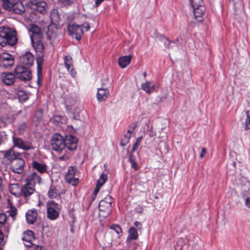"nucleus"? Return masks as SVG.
I'll return each instance as SVG.
<instances>
[{"label": "nucleus", "mask_w": 250, "mask_h": 250, "mask_svg": "<svg viewBox=\"0 0 250 250\" xmlns=\"http://www.w3.org/2000/svg\"><path fill=\"white\" fill-rule=\"evenodd\" d=\"M15 31L7 27H0V45L4 46L7 45L13 46L17 42Z\"/></svg>", "instance_id": "1"}, {"label": "nucleus", "mask_w": 250, "mask_h": 250, "mask_svg": "<svg viewBox=\"0 0 250 250\" xmlns=\"http://www.w3.org/2000/svg\"><path fill=\"white\" fill-rule=\"evenodd\" d=\"M2 3L4 8L12 11L15 13L21 14L24 12L25 8L22 2L19 0H0Z\"/></svg>", "instance_id": "2"}, {"label": "nucleus", "mask_w": 250, "mask_h": 250, "mask_svg": "<svg viewBox=\"0 0 250 250\" xmlns=\"http://www.w3.org/2000/svg\"><path fill=\"white\" fill-rule=\"evenodd\" d=\"M61 210V206L53 200H49L46 203V214L50 220H55L59 216Z\"/></svg>", "instance_id": "3"}, {"label": "nucleus", "mask_w": 250, "mask_h": 250, "mask_svg": "<svg viewBox=\"0 0 250 250\" xmlns=\"http://www.w3.org/2000/svg\"><path fill=\"white\" fill-rule=\"evenodd\" d=\"M113 199L109 195L106 196L104 200H102L99 204L100 214L103 217L109 215L111 211V204Z\"/></svg>", "instance_id": "4"}, {"label": "nucleus", "mask_w": 250, "mask_h": 250, "mask_svg": "<svg viewBox=\"0 0 250 250\" xmlns=\"http://www.w3.org/2000/svg\"><path fill=\"white\" fill-rule=\"evenodd\" d=\"M64 138L59 133L54 134L51 139V145L52 149L59 153H62L65 149Z\"/></svg>", "instance_id": "5"}, {"label": "nucleus", "mask_w": 250, "mask_h": 250, "mask_svg": "<svg viewBox=\"0 0 250 250\" xmlns=\"http://www.w3.org/2000/svg\"><path fill=\"white\" fill-rule=\"evenodd\" d=\"M29 68L21 65L17 66L14 70L17 78L24 82L30 80L32 77V74Z\"/></svg>", "instance_id": "6"}, {"label": "nucleus", "mask_w": 250, "mask_h": 250, "mask_svg": "<svg viewBox=\"0 0 250 250\" xmlns=\"http://www.w3.org/2000/svg\"><path fill=\"white\" fill-rule=\"evenodd\" d=\"M110 85V83L108 79L102 81L101 87L98 88L97 93V99L99 102L104 101L108 97L109 95L108 85Z\"/></svg>", "instance_id": "7"}, {"label": "nucleus", "mask_w": 250, "mask_h": 250, "mask_svg": "<svg viewBox=\"0 0 250 250\" xmlns=\"http://www.w3.org/2000/svg\"><path fill=\"white\" fill-rule=\"evenodd\" d=\"M67 30L69 34L77 40H80L83 34V30L81 26L75 23L69 24L67 27Z\"/></svg>", "instance_id": "8"}, {"label": "nucleus", "mask_w": 250, "mask_h": 250, "mask_svg": "<svg viewBox=\"0 0 250 250\" xmlns=\"http://www.w3.org/2000/svg\"><path fill=\"white\" fill-rule=\"evenodd\" d=\"M193 18L197 22H201L204 19L205 16L206 8L205 5H197L192 7Z\"/></svg>", "instance_id": "9"}, {"label": "nucleus", "mask_w": 250, "mask_h": 250, "mask_svg": "<svg viewBox=\"0 0 250 250\" xmlns=\"http://www.w3.org/2000/svg\"><path fill=\"white\" fill-rule=\"evenodd\" d=\"M76 171V168L75 167H68L67 172L65 175V181L73 186H76L79 183V179L75 177Z\"/></svg>", "instance_id": "10"}, {"label": "nucleus", "mask_w": 250, "mask_h": 250, "mask_svg": "<svg viewBox=\"0 0 250 250\" xmlns=\"http://www.w3.org/2000/svg\"><path fill=\"white\" fill-rule=\"evenodd\" d=\"M34 56L30 52H26L20 58V62L22 66L30 67L34 62Z\"/></svg>", "instance_id": "11"}, {"label": "nucleus", "mask_w": 250, "mask_h": 250, "mask_svg": "<svg viewBox=\"0 0 250 250\" xmlns=\"http://www.w3.org/2000/svg\"><path fill=\"white\" fill-rule=\"evenodd\" d=\"M64 141L65 144V152L66 151V149L69 150H74L76 149L78 140L75 136L71 135H66L65 138H64Z\"/></svg>", "instance_id": "12"}, {"label": "nucleus", "mask_w": 250, "mask_h": 250, "mask_svg": "<svg viewBox=\"0 0 250 250\" xmlns=\"http://www.w3.org/2000/svg\"><path fill=\"white\" fill-rule=\"evenodd\" d=\"M24 164L25 162L23 159H15L11 162V169L15 173H21L23 170Z\"/></svg>", "instance_id": "13"}, {"label": "nucleus", "mask_w": 250, "mask_h": 250, "mask_svg": "<svg viewBox=\"0 0 250 250\" xmlns=\"http://www.w3.org/2000/svg\"><path fill=\"white\" fill-rule=\"evenodd\" d=\"M13 141L15 146L23 150H29L33 148L32 143L29 141H24L21 138L13 137Z\"/></svg>", "instance_id": "14"}, {"label": "nucleus", "mask_w": 250, "mask_h": 250, "mask_svg": "<svg viewBox=\"0 0 250 250\" xmlns=\"http://www.w3.org/2000/svg\"><path fill=\"white\" fill-rule=\"evenodd\" d=\"M29 30L32 33L30 35L31 40L42 38V30L37 25L31 24L29 28Z\"/></svg>", "instance_id": "15"}, {"label": "nucleus", "mask_w": 250, "mask_h": 250, "mask_svg": "<svg viewBox=\"0 0 250 250\" xmlns=\"http://www.w3.org/2000/svg\"><path fill=\"white\" fill-rule=\"evenodd\" d=\"M44 54H40V55H38V57L37 59V83L39 85H41V79L42 78V66L43 63L44 59L43 56Z\"/></svg>", "instance_id": "16"}, {"label": "nucleus", "mask_w": 250, "mask_h": 250, "mask_svg": "<svg viewBox=\"0 0 250 250\" xmlns=\"http://www.w3.org/2000/svg\"><path fill=\"white\" fill-rule=\"evenodd\" d=\"M1 79L5 85H11L15 81V75L12 73L4 72L1 75Z\"/></svg>", "instance_id": "17"}, {"label": "nucleus", "mask_w": 250, "mask_h": 250, "mask_svg": "<svg viewBox=\"0 0 250 250\" xmlns=\"http://www.w3.org/2000/svg\"><path fill=\"white\" fill-rule=\"evenodd\" d=\"M32 45L38 55L44 54V47L41 39L31 40Z\"/></svg>", "instance_id": "18"}, {"label": "nucleus", "mask_w": 250, "mask_h": 250, "mask_svg": "<svg viewBox=\"0 0 250 250\" xmlns=\"http://www.w3.org/2000/svg\"><path fill=\"white\" fill-rule=\"evenodd\" d=\"M47 37L50 40L55 39L58 35V25L55 23H51L48 27Z\"/></svg>", "instance_id": "19"}, {"label": "nucleus", "mask_w": 250, "mask_h": 250, "mask_svg": "<svg viewBox=\"0 0 250 250\" xmlns=\"http://www.w3.org/2000/svg\"><path fill=\"white\" fill-rule=\"evenodd\" d=\"M21 191H22L21 196L27 199L34 193L35 191V188L34 186L25 183L24 186L21 188Z\"/></svg>", "instance_id": "20"}, {"label": "nucleus", "mask_w": 250, "mask_h": 250, "mask_svg": "<svg viewBox=\"0 0 250 250\" xmlns=\"http://www.w3.org/2000/svg\"><path fill=\"white\" fill-rule=\"evenodd\" d=\"M64 62L67 71L72 77H74L76 74V72L73 68L72 57L70 56H65L64 58Z\"/></svg>", "instance_id": "21"}, {"label": "nucleus", "mask_w": 250, "mask_h": 250, "mask_svg": "<svg viewBox=\"0 0 250 250\" xmlns=\"http://www.w3.org/2000/svg\"><path fill=\"white\" fill-rule=\"evenodd\" d=\"M22 240L26 247H31L32 245H34L32 243V241L35 240L33 232L30 230L25 231L23 234Z\"/></svg>", "instance_id": "22"}, {"label": "nucleus", "mask_w": 250, "mask_h": 250, "mask_svg": "<svg viewBox=\"0 0 250 250\" xmlns=\"http://www.w3.org/2000/svg\"><path fill=\"white\" fill-rule=\"evenodd\" d=\"M41 181V177L36 173L33 172L28 176L26 183L34 187L36 184H40Z\"/></svg>", "instance_id": "23"}, {"label": "nucleus", "mask_w": 250, "mask_h": 250, "mask_svg": "<svg viewBox=\"0 0 250 250\" xmlns=\"http://www.w3.org/2000/svg\"><path fill=\"white\" fill-rule=\"evenodd\" d=\"M1 64L4 67L11 66L14 64V60L12 56L9 54L3 55L0 59Z\"/></svg>", "instance_id": "24"}, {"label": "nucleus", "mask_w": 250, "mask_h": 250, "mask_svg": "<svg viewBox=\"0 0 250 250\" xmlns=\"http://www.w3.org/2000/svg\"><path fill=\"white\" fill-rule=\"evenodd\" d=\"M9 190L15 197H18L21 196V188L20 187L18 183L10 184L9 186Z\"/></svg>", "instance_id": "25"}, {"label": "nucleus", "mask_w": 250, "mask_h": 250, "mask_svg": "<svg viewBox=\"0 0 250 250\" xmlns=\"http://www.w3.org/2000/svg\"><path fill=\"white\" fill-rule=\"evenodd\" d=\"M37 212L36 209L28 210L26 213V218L29 224H33L36 221Z\"/></svg>", "instance_id": "26"}, {"label": "nucleus", "mask_w": 250, "mask_h": 250, "mask_svg": "<svg viewBox=\"0 0 250 250\" xmlns=\"http://www.w3.org/2000/svg\"><path fill=\"white\" fill-rule=\"evenodd\" d=\"M33 8L40 12L42 14H44L46 12L47 4L44 1L36 2L33 5Z\"/></svg>", "instance_id": "27"}, {"label": "nucleus", "mask_w": 250, "mask_h": 250, "mask_svg": "<svg viewBox=\"0 0 250 250\" xmlns=\"http://www.w3.org/2000/svg\"><path fill=\"white\" fill-rule=\"evenodd\" d=\"M32 167L41 173H45L47 169V166L43 163H40L37 161H33L32 163Z\"/></svg>", "instance_id": "28"}, {"label": "nucleus", "mask_w": 250, "mask_h": 250, "mask_svg": "<svg viewBox=\"0 0 250 250\" xmlns=\"http://www.w3.org/2000/svg\"><path fill=\"white\" fill-rule=\"evenodd\" d=\"M61 195L60 192L54 185H51L48 191V196L50 199L57 198Z\"/></svg>", "instance_id": "29"}, {"label": "nucleus", "mask_w": 250, "mask_h": 250, "mask_svg": "<svg viewBox=\"0 0 250 250\" xmlns=\"http://www.w3.org/2000/svg\"><path fill=\"white\" fill-rule=\"evenodd\" d=\"M155 85L153 82H146L141 85L142 89L146 93H150L155 90Z\"/></svg>", "instance_id": "30"}, {"label": "nucleus", "mask_w": 250, "mask_h": 250, "mask_svg": "<svg viewBox=\"0 0 250 250\" xmlns=\"http://www.w3.org/2000/svg\"><path fill=\"white\" fill-rule=\"evenodd\" d=\"M131 58V55L124 56L120 57L118 61L119 65L122 68L126 67L130 63Z\"/></svg>", "instance_id": "31"}, {"label": "nucleus", "mask_w": 250, "mask_h": 250, "mask_svg": "<svg viewBox=\"0 0 250 250\" xmlns=\"http://www.w3.org/2000/svg\"><path fill=\"white\" fill-rule=\"evenodd\" d=\"M138 237V233L137 229L131 227L128 230V235L127 237V240H136Z\"/></svg>", "instance_id": "32"}, {"label": "nucleus", "mask_w": 250, "mask_h": 250, "mask_svg": "<svg viewBox=\"0 0 250 250\" xmlns=\"http://www.w3.org/2000/svg\"><path fill=\"white\" fill-rule=\"evenodd\" d=\"M50 18L51 20V23H54V22H59L60 18L58 10L55 9H53L50 13Z\"/></svg>", "instance_id": "33"}, {"label": "nucleus", "mask_w": 250, "mask_h": 250, "mask_svg": "<svg viewBox=\"0 0 250 250\" xmlns=\"http://www.w3.org/2000/svg\"><path fill=\"white\" fill-rule=\"evenodd\" d=\"M4 157L11 162H12L14 159L17 158L15 152L11 149H9L4 153Z\"/></svg>", "instance_id": "34"}, {"label": "nucleus", "mask_w": 250, "mask_h": 250, "mask_svg": "<svg viewBox=\"0 0 250 250\" xmlns=\"http://www.w3.org/2000/svg\"><path fill=\"white\" fill-rule=\"evenodd\" d=\"M16 94L21 101H25L28 99V96L26 94L25 92L22 90H19L17 92Z\"/></svg>", "instance_id": "35"}, {"label": "nucleus", "mask_w": 250, "mask_h": 250, "mask_svg": "<svg viewBox=\"0 0 250 250\" xmlns=\"http://www.w3.org/2000/svg\"><path fill=\"white\" fill-rule=\"evenodd\" d=\"M42 115L43 113L42 110H39L37 111L35 113V115L33 117V121L38 123H39L42 119Z\"/></svg>", "instance_id": "36"}, {"label": "nucleus", "mask_w": 250, "mask_h": 250, "mask_svg": "<svg viewBox=\"0 0 250 250\" xmlns=\"http://www.w3.org/2000/svg\"><path fill=\"white\" fill-rule=\"evenodd\" d=\"M107 179V176L106 174L103 173L101 175L100 178L97 182V184L100 187H102L103 185L105 183Z\"/></svg>", "instance_id": "37"}, {"label": "nucleus", "mask_w": 250, "mask_h": 250, "mask_svg": "<svg viewBox=\"0 0 250 250\" xmlns=\"http://www.w3.org/2000/svg\"><path fill=\"white\" fill-rule=\"evenodd\" d=\"M130 138L131 136L129 134H125L121 140L120 145L122 146H126L129 142Z\"/></svg>", "instance_id": "38"}, {"label": "nucleus", "mask_w": 250, "mask_h": 250, "mask_svg": "<svg viewBox=\"0 0 250 250\" xmlns=\"http://www.w3.org/2000/svg\"><path fill=\"white\" fill-rule=\"evenodd\" d=\"M159 41L163 43L166 47L169 48L168 45H169L170 42L167 37L161 35L159 38Z\"/></svg>", "instance_id": "39"}, {"label": "nucleus", "mask_w": 250, "mask_h": 250, "mask_svg": "<svg viewBox=\"0 0 250 250\" xmlns=\"http://www.w3.org/2000/svg\"><path fill=\"white\" fill-rule=\"evenodd\" d=\"M190 3L192 7L205 5L203 0H190Z\"/></svg>", "instance_id": "40"}, {"label": "nucleus", "mask_w": 250, "mask_h": 250, "mask_svg": "<svg viewBox=\"0 0 250 250\" xmlns=\"http://www.w3.org/2000/svg\"><path fill=\"white\" fill-rule=\"evenodd\" d=\"M110 229L115 230V231L118 234L122 232L121 227L118 225H113L110 227Z\"/></svg>", "instance_id": "41"}, {"label": "nucleus", "mask_w": 250, "mask_h": 250, "mask_svg": "<svg viewBox=\"0 0 250 250\" xmlns=\"http://www.w3.org/2000/svg\"><path fill=\"white\" fill-rule=\"evenodd\" d=\"M243 127L245 130L250 129V117H248L242 124Z\"/></svg>", "instance_id": "42"}, {"label": "nucleus", "mask_w": 250, "mask_h": 250, "mask_svg": "<svg viewBox=\"0 0 250 250\" xmlns=\"http://www.w3.org/2000/svg\"><path fill=\"white\" fill-rule=\"evenodd\" d=\"M52 122L55 125L62 122V117L60 116H54L51 119Z\"/></svg>", "instance_id": "43"}, {"label": "nucleus", "mask_w": 250, "mask_h": 250, "mask_svg": "<svg viewBox=\"0 0 250 250\" xmlns=\"http://www.w3.org/2000/svg\"><path fill=\"white\" fill-rule=\"evenodd\" d=\"M59 1L64 5H68L74 3L76 0H59Z\"/></svg>", "instance_id": "44"}, {"label": "nucleus", "mask_w": 250, "mask_h": 250, "mask_svg": "<svg viewBox=\"0 0 250 250\" xmlns=\"http://www.w3.org/2000/svg\"><path fill=\"white\" fill-rule=\"evenodd\" d=\"M6 220V215L4 213H0V227L4 224Z\"/></svg>", "instance_id": "45"}, {"label": "nucleus", "mask_w": 250, "mask_h": 250, "mask_svg": "<svg viewBox=\"0 0 250 250\" xmlns=\"http://www.w3.org/2000/svg\"><path fill=\"white\" fill-rule=\"evenodd\" d=\"M129 162L130 163L131 167L135 170H137L139 169V166L136 163L135 159H131V161Z\"/></svg>", "instance_id": "46"}, {"label": "nucleus", "mask_w": 250, "mask_h": 250, "mask_svg": "<svg viewBox=\"0 0 250 250\" xmlns=\"http://www.w3.org/2000/svg\"><path fill=\"white\" fill-rule=\"evenodd\" d=\"M137 126V123H134L133 124V126H130L131 128L128 129L126 133V134H129L131 136V133L134 131L135 128Z\"/></svg>", "instance_id": "47"}, {"label": "nucleus", "mask_w": 250, "mask_h": 250, "mask_svg": "<svg viewBox=\"0 0 250 250\" xmlns=\"http://www.w3.org/2000/svg\"><path fill=\"white\" fill-rule=\"evenodd\" d=\"M81 27L84 29L85 31H87L90 29V25L87 22H84L83 24L80 25Z\"/></svg>", "instance_id": "48"}, {"label": "nucleus", "mask_w": 250, "mask_h": 250, "mask_svg": "<svg viewBox=\"0 0 250 250\" xmlns=\"http://www.w3.org/2000/svg\"><path fill=\"white\" fill-rule=\"evenodd\" d=\"M134 225L135 226V227L137 228V230H140L142 229V224L140 222H138V221H135L134 223Z\"/></svg>", "instance_id": "49"}, {"label": "nucleus", "mask_w": 250, "mask_h": 250, "mask_svg": "<svg viewBox=\"0 0 250 250\" xmlns=\"http://www.w3.org/2000/svg\"><path fill=\"white\" fill-rule=\"evenodd\" d=\"M26 127V125L25 123L21 124L19 127V131L20 133H22L25 130Z\"/></svg>", "instance_id": "50"}, {"label": "nucleus", "mask_w": 250, "mask_h": 250, "mask_svg": "<svg viewBox=\"0 0 250 250\" xmlns=\"http://www.w3.org/2000/svg\"><path fill=\"white\" fill-rule=\"evenodd\" d=\"M101 188V187H100L97 184L96 187L93 191V195L96 196V195L98 194V193L99 192Z\"/></svg>", "instance_id": "51"}, {"label": "nucleus", "mask_w": 250, "mask_h": 250, "mask_svg": "<svg viewBox=\"0 0 250 250\" xmlns=\"http://www.w3.org/2000/svg\"><path fill=\"white\" fill-rule=\"evenodd\" d=\"M207 154V150L206 149L205 147L202 148L201 152L199 155V157L200 158H203L205 156V155Z\"/></svg>", "instance_id": "52"}, {"label": "nucleus", "mask_w": 250, "mask_h": 250, "mask_svg": "<svg viewBox=\"0 0 250 250\" xmlns=\"http://www.w3.org/2000/svg\"><path fill=\"white\" fill-rule=\"evenodd\" d=\"M140 145L138 143H136V142L134 143V144L133 145L132 148L131 149L132 152H134L135 150H136Z\"/></svg>", "instance_id": "53"}, {"label": "nucleus", "mask_w": 250, "mask_h": 250, "mask_svg": "<svg viewBox=\"0 0 250 250\" xmlns=\"http://www.w3.org/2000/svg\"><path fill=\"white\" fill-rule=\"evenodd\" d=\"M58 159L60 161H67L69 159V157L67 155L64 154V155H63L59 157L58 158Z\"/></svg>", "instance_id": "54"}, {"label": "nucleus", "mask_w": 250, "mask_h": 250, "mask_svg": "<svg viewBox=\"0 0 250 250\" xmlns=\"http://www.w3.org/2000/svg\"><path fill=\"white\" fill-rule=\"evenodd\" d=\"M16 214H17L16 208H12L11 212L10 213V215L13 217L16 215Z\"/></svg>", "instance_id": "55"}, {"label": "nucleus", "mask_w": 250, "mask_h": 250, "mask_svg": "<svg viewBox=\"0 0 250 250\" xmlns=\"http://www.w3.org/2000/svg\"><path fill=\"white\" fill-rule=\"evenodd\" d=\"M246 205L249 208H250V198H248L245 200Z\"/></svg>", "instance_id": "56"}, {"label": "nucleus", "mask_w": 250, "mask_h": 250, "mask_svg": "<svg viewBox=\"0 0 250 250\" xmlns=\"http://www.w3.org/2000/svg\"><path fill=\"white\" fill-rule=\"evenodd\" d=\"M104 0H96L95 2V5L96 7L99 6L101 3Z\"/></svg>", "instance_id": "57"}, {"label": "nucleus", "mask_w": 250, "mask_h": 250, "mask_svg": "<svg viewBox=\"0 0 250 250\" xmlns=\"http://www.w3.org/2000/svg\"><path fill=\"white\" fill-rule=\"evenodd\" d=\"M33 250H42V247L39 245L32 247Z\"/></svg>", "instance_id": "58"}, {"label": "nucleus", "mask_w": 250, "mask_h": 250, "mask_svg": "<svg viewBox=\"0 0 250 250\" xmlns=\"http://www.w3.org/2000/svg\"><path fill=\"white\" fill-rule=\"evenodd\" d=\"M133 152H132L131 150L130 151V153L129 154V158H128V161H130L131 159H135L134 158V156H133Z\"/></svg>", "instance_id": "59"}, {"label": "nucleus", "mask_w": 250, "mask_h": 250, "mask_svg": "<svg viewBox=\"0 0 250 250\" xmlns=\"http://www.w3.org/2000/svg\"><path fill=\"white\" fill-rule=\"evenodd\" d=\"M142 138L143 137L142 136L141 137H139L137 139V140L136 141V143H138L139 144V145H140L141 143V141H142Z\"/></svg>", "instance_id": "60"}, {"label": "nucleus", "mask_w": 250, "mask_h": 250, "mask_svg": "<svg viewBox=\"0 0 250 250\" xmlns=\"http://www.w3.org/2000/svg\"><path fill=\"white\" fill-rule=\"evenodd\" d=\"M3 238V233L0 230V243L2 242Z\"/></svg>", "instance_id": "61"}, {"label": "nucleus", "mask_w": 250, "mask_h": 250, "mask_svg": "<svg viewBox=\"0 0 250 250\" xmlns=\"http://www.w3.org/2000/svg\"><path fill=\"white\" fill-rule=\"evenodd\" d=\"M3 186V181L2 178L0 177V190L1 189Z\"/></svg>", "instance_id": "62"}, {"label": "nucleus", "mask_w": 250, "mask_h": 250, "mask_svg": "<svg viewBox=\"0 0 250 250\" xmlns=\"http://www.w3.org/2000/svg\"><path fill=\"white\" fill-rule=\"evenodd\" d=\"M246 114L247 116V118H248V117H250V115H249V110L246 111Z\"/></svg>", "instance_id": "63"}, {"label": "nucleus", "mask_w": 250, "mask_h": 250, "mask_svg": "<svg viewBox=\"0 0 250 250\" xmlns=\"http://www.w3.org/2000/svg\"><path fill=\"white\" fill-rule=\"evenodd\" d=\"M2 141V138L1 135L0 134V145L1 144Z\"/></svg>", "instance_id": "64"}]
</instances>
